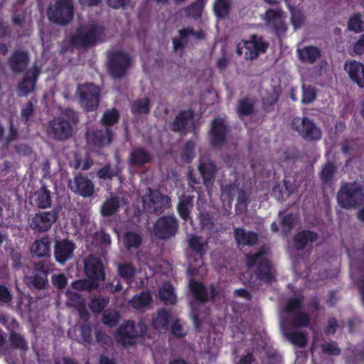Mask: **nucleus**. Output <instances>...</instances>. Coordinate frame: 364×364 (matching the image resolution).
<instances>
[{
	"instance_id": "nucleus-1",
	"label": "nucleus",
	"mask_w": 364,
	"mask_h": 364,
	"mask_svg": "<svg viewBox=\"0 0 364 364\" xmlns=\"http://www.w3.org/2000/svg\"><path fill=\"white\" fill-rule=\"evenodd\" d=\"M267 254L265 249L261 248L255 253L246 255V265L248 269L255 268V274L259 280L271 284L276 280V273Z\"/></svg>"
},
{
	"instance_id": "nucleus-2",
	"label": "nucleus",
	"mask_w": 364,
	"mask_h": 364,
	"mask_svg": "<svg viewBox=\"0 0 364 364\" xmlns=\"http://www.w3.org/2000/svg\"><path fill=\"white\" fill-rule=\"evenodd\" d=\"M338 204L345 209L356 208L364 204V182L343 183L338 192Z\"/></svg>"
},
{
	"instance_id": "nucleus-3",
	"label": "nucleus",
	"mask_w": 364,
	"mask_h": 364,
	"mask_svg": "<svg viewBox=\"0 0 364 364\" xmlns=\"http://www.w3.org/2000/svg\"><path fill=\"white\" fill-rule=\"evenodd\" d=\"M105 36L103 27L96 24L81 26L70 36V45L75 48H88L101 41Z\"/></svg>"
},
{
	"instance_id": "nucleus-4",
	"label": "nucleus",
	"mask_w": 364,
	"mask_h": 364,
	"mask_svg": "<svg viewBox=\"0 0 364 364\" xmlns=\"http://www.w3.org/2000/svg\"><path fill=\"white\" fill-rule=\"evenodd\" d=\"M147 328L143 322L136 324L129 320L122 323L116 331L114 338L118 344L124 348L134 346L138 339L146 333Z\"/></svg>"
},
{
	"instance_id": "nucleus-5",
	"label": "nucleus",
	"mask_w": 364,
	"mask_h": 364,
	"mask_svg": "<svg viewBox=\"0 0 364 364\" xmlns=\"http://www.w3.org/2000/svg\"><path fill=\"white\" fill-rule=\"evenodd\" d=\"M132 64L131 56L122 50H111L107 53V70L114 79L126 75Z\"/></svg>"
},
{
	"instance_id": "nucleus-6",
	"label": "nucleus",
	"mask_w": 364,
	"mask_h": 364,
	"mask_svg": "<svg viewBox=\"0 0 364 364\" xmlns=\"http://www.w3.org/2000/svg\"><path fill=\"white\" fill-rule=\"evenodd\" d=\"M49 21L58 26H66L74 17V4L73 0H55L53 5L47 9Z\"/></svg>"
},
{
	"instance_id": "nucleus-7",
	"label": "nucleus",
	"mask_w": 364,
	"mask_h": 364,
	"mask_svg": "<svg viewBox=\"0 0 364 364\" xmlns=\"http://www.w3.org/2000/svg\"><path fill=\"white\" fill-rule=\"evenodd\" d=\"M269 48V43L263 37L252 34L247 40H242L237 45L236 53L238 55H243L245 60L257 59L260 54L265 53Z\"/></svg>"
},
{
	"instance_id": "nucleus-8",
	"label": "nucleus",
	"mask_w": 364,
	"mask_h": 364,
	"mask_svg": "<svg viewBox=\"0 0 364 364\" xmlns=\"http://www.w3.org/2000/svg\"><path fill=\"white\" fill-rule=\"evenodd\" d=\"M76 94L78 95L80 105L85 112H93L97 109L101 97L100 86L92 82L79 84Z\"/></svg>"
},
{
	"instance_id": "nucleus-9",
	"label": "nucleus",
	"mask_w": 364,
	"mask_h": 364,
	"mask_svg": "<svg viewBox=\"0 0 364 364\" xmlns=\"http://www.w3.org/2000/svg\"><path fill=\"white\" fill-rule=\"evenodd\" d=\"M291 129L308 141H317L322 137L321 129L307 117H294L291 122Z\"/></svg>"
},
{
	"instance_id": "nucleus-10",
	"label": "nucleus",
	"mask_w": 364,
	"mask_h": 364,
	"mask_svg": "<svg viewBox=\"0 0 364 364\" xmlns=\"http://www.w3.org/2000/svg\"><path fill=\"white\" fill-rule=\"evenodd\" d=\"M178 221L173 215L159 217L154 223L153 234L160 240H167L173 237L178 231Z\"/></svg>"
},
{
	"instance_id": "nucleus-11",
	"label": "nucleus",
	"mask_w": 364,
	"mask_h": 364,
	"mask_svg": "<svg viewBox=\"0 0 364 364\" xmlns=\"http://www.w3.org/2000/svg\"><path fill=\"white\" fill-rule=\"evenodd\" d=\"M46 132L50 138L56 141H64L72 136L73 127L63 117H58L48 122Z\"/></svg>"
},
{
	"instance_id": "nucleus-12",
	"label": "nucleus",
	"mask_w": 364,
	"mask_h": 364,
	"mask_svg": "<svg viewBox=\"0 0 364 364\" xmlns=\"http://www.w3.org/2000/svg\"><path fill=\"white\" fill-rule=\"evenodd\" d=\"M194 117L195 112L193 109L181 110L170 124V129L175 133H180L182 136L186 135L189 132H194L196 129Z\"/></svg>"
},
{
	"instance_id": "nucleus-13",
	"label": "nucleus",
	"mask_w": 364,
	"mask_h": 364,
	"mask_svg": "<svg viewBox=\"0 0 364 364\" xmlns=\"http://www.w3.org/2000/svg\"><path fill=\"white\" fill-rule=\"evenodd\" d=\"M284 18V13L281 8L268 9L264 14L263 20L265 26L279 36L287 31Z\"/></svg>"
},
{
	"instance_id": "nucleus-14",
	"label": "nucleus",
	"mask_w": 364,
	"mask_h": 364,
	"mask_svg": "<svg viewBox=\"0 0 364 364\" xmlns=\"http://www.w3.org/2000/svg\"><path fill=\"white\" fill-rule=\"evenodd\" d=\"M59 217V210L40 211L36 213L30 221L31 228L38 232L48 231Z\"/></svg>"
},
{
	"instance_id": "nucleus-15",
	"label": "nucleus",
	"mask_w": 364,
	"mask_h": 364,
	"mask_svg": "<svg viewBox=\"0 0 364 364\" xmlns=\"http://www.w3.org/2000/svg\"><path fill=\"white\" fill-rule=\"evenodd\" d=\"M229 129L222 118H215L211 122L209 142L213 148H220L227 142Z\"/></svg>"
},
{
	"instance_id": "nucleus-16",
	"label": "nucleus",
	"mask_w": 364,
	"mask_h": 364,
	"mask_svg": "<svg viewBox=\"0 0 364 364\" xmlns=\"http://www.w3.org/2000/svg\"><path fill=\"white\" fill-rule=\"evenodd\" d=\"M70 190L83 198H90L95 193V185L93 181L87 176L82 174H77L73 181L69 183Z\"/></svg>"
},
{
	"instance_id": "nucleus-17",
	"label": "nucleus",
	"mask_w": 364,
	"mask_h": 364,
	"mask_svg": "<svg viewBox=\"0 0 364 364\" xmlns=\"http://www.w3.org/2000/svg\"><path fill=\"white\" fill-rule=\"evenodd\" d=\"M189 287L194 298L200 303L213 301L217 296V291L213 284H210L208 289L203 282L191 279Z\"/></svg>"
},
{
	"instance_id": "nucleus-18",
	"label": "nucleus",
	"mask_w": 364,
	"mask_h": 364,
	"mask_svg": "<svg viewBox=\"0 0 364 364\" xmlns=\"http://www.w3.org/2000/svg\"><path fill=\"white\" fill-rule=\"evenodd\" d=\"M76 245L72 240L68 239L56 240L53 253L56 262L64 264L73 257Z\"/></svg>"
},
{
	"instance_id": "nucleus-19",
	"label": "nucleus",
	"mask_w": 364,
	"mask_h": 364,
	"mask_svg": "<svg viewBox=\"0 0 364 364\" xmlns=\"http://www.w3.org/2000/svg\"><path fill=\"white\" fill-rule=\"evenodd\" d=\"M85 273L87 277L94 281H104L105 273L102 261L94 256H90L84 262Z\"/></svg>"
},
{
	"instance_id": "nucleus-20",
	"label": "nucleus",
	"mask_w": 364,
	"mask_h": 364,
	"mask_svg": "<svg viewBox=\"0 0 364 364\" xmlns=\"http://www.w3.org/2000/svg\"><path fill=\"white\" fill-rule=\"evenodd\" d=\"M87 141L96 147H103L109 145L113 139V132L110 127L96 129L87 132Z\"/></svg>"
},
{
	"instance_id": "nucleus-21",
	"label": "nucleus",
	"mask_w": 364,
	"mask_h": 364,
	"mask_svg": "<svg viewBox=\"0 0 364 364\" xmlns=\"http://www.w3.org/2000/svg\"><path fill=\"white\" fill-rule=\"evenodd\" d=\"M29 62L28 52L21 50H14L7 60L9 68L14 73L24 72L28 66Z\"/></svg>"
},
{
	"instance_id": "nucleus-22",
	"label": "nucleus",
	"mask_w": 364,
	"mask_h": 364,
	"mask_svg": "<svg viewBox=\"0 0 364 364\" xmlns=\"http://www.w3.org/2000/svg\"><path fill=\"white\" fill-rule=\"evenodd\" d=\"M39 75L40 69L37 67H33L26 73L18 85L19 96H26L34 90Z\"/></svg>"
},
{
	"instance_id": "nucleus-23",
	"label": "nucleus",
	"mask_w": 364,
	"mask_h": 364,
	"mask_svg": "<svg viewBox=\"0 0 364 364\" xmlns=\"http://www.w3.org/2000/svg\"><path fill=\"white\" fill-rule=\"evenodd\" d=\"M179 36L172 38L173 48L175 51H183L186 43L184 41L189 36H193L196 38L201 40L205 36V33L203 30L194 31L193 28H184L178 31Z\"/></svg>"
},
{
	"instance_id": "nucleus-24",
	"label": "nucleus",
	"mask_w": 364,
	"mask_h": 364,
	"mask_svg": "<svg viewBox=\"0 0 364 364\" xmlns=\"http://www.w3.org/2000/svg\"><path fill=\"white\" fill-rule=\"evenodd\" d=\"M345 70L348 73L350 80L360 87H364V65L355 60L346 62Z\"/></svg>"
},
{
	"instance_id": "nucleus-25",
	"label": "nucleus",
	"mask_w": 364,
	"mask_h": 364,
	"mask_svg": "<svg viewBox=\"0 0 364 364\" xmlns=\"http://www.w3.org/2000/svg\"><path fill=\"white\" fill-rule=\"evenodd\" d=\"M318 238V234L316 232L310 230H302L294 236V246L296 250L302 251L309 242H314Z\"/></svg>"
},
{
	"instance_id": "nucleus-26",
	"label": "nucleus",
	"mask_w": 364,
	"mask_h": 364,
	"mask_svg": "<svg viewBox=\"0 0 364 364\" xmlns=\"http://www.w3.org/2000/svg\"><path fill=\"white\" fill-rule=\"evenodd\" d=\"M152 155L144 147H136L129 154V164L131 166H143L152 161Z\"/></svg>"
},
{
	"instance_id": "nucleus-27",
	"label": "nucleus",
	"mask_w": 364,
	"mask_h": 364,
	"mask_svg": "<svg viewBox=\"0 0 364 364\" xmlns=\"http://www.w3.org/2000/svg\"><path fill=\"white\" fill-rule=\"evenodd\" d=\"M234 237L238 245L254 246L258 242V234L253 231H245L242 228L234 230Z\"/></svg>"
},
{
	"instance_id": "nucleus-28",
	"label": "nucleus",
	"mask_w": 364,
	"mask_h": 364,
	"mask_svg": "<svg viewBox=\"0 0 364 364\" xmlns=\"http://www.w3.org/2000/svg\"><path fill=\"white\" fill-rule=\"evenodd\" d=\"M298 58L301 62L314 64L321 56V50L316 46H306L297 49Z\"/></svg>"
},
{
	"instance_id": "nucleus-29",
	"label": "nucleus",
	"mask_w": 364,
	"mask_h": 364,
	"mask_svg": "<svg viewBox=\"0 0 364 364\" xmlns=\"http://www.w3.org/2000/svg\"><path fill=\"white\" fill-rule=\"evenodd\" d=\"M33 204L41 209L50 208L52 204L51 192L46 185L41 187L33 195Z\"/></svg>"
},
{
	"instance_id": "nucleus-30",
	"label": "nucleus",
	"mask_w": 364,
	"mask_h": 364,
	"mask_svg": "<svg viewBox=\"0 0 364 364\" xmlns=\"http://www.w3.org/2000/svg\"><path fill=\"white\" fill-rule=\"evenodd\" d=\"M198 171L202 176L203 184L208 187L213 185L217 171L216 166L213 162H202L198 166Z\"/></svg>"
},
{
	"instance_id": "nucleus-31",
	"label": "nucleus",
	"mask_w": 364,
	"mask_h": 364,
	"mask_svg": "<svg viewBox=\"0 0 364 364\" xmlns=\"http://www.w3.org/2000/svg\"><path fill=\"white\" fill-rule=\"evenodd\" d=\"M337 171L338 166L336 163L333 161H328L324 164L318 173V176L322 183L325 186L331 185L333 181Z\"/></svg>"
},
{
	"instance_id": "nucleus-32",
	"label": "nucleus",
	"mask_w": 364,
	"mask_h": 364,
	"mask_svg": "<svg viewBox=\"0 0 364 364\" xmlns=\"http://www.w3.org/2000/svg\"><path fill=\"white\" fill-rule=\"evenodd\" d=\"M151 100L148 97L134 100L130 104L131 112L134 115L149 114L151 111Z\"/></svg>"
},
{
	"instance_id": "nucleus-33",
	"label": "nucleus",
	"mask_w": 364,
	"mask_h": 364,
	"mask_svg": "<svg viewBox=\"0 0 364 364\" xmlns=\"http://www.w3.org/2000/svg\"><path fill=\"white\" fill-rule=\"evenodd\" d=\"M50 250V240L48 236L36 240L31 246V252L38 257L49 256Z\"/></svg>"
},
{
	"instance_id": "nucleus-34",
	"label": "nucleus",
	"mask_w": 364,
	"mask_h": 364,
	"mask_svg": "<svg viewBox=\"0 0 364 364\" xmlns=\"http://www.w3.org/2000/svg\"><path fill=\"white\" fill-rule=\"evenodd\" d=\"M193 207V196H183L179 198L177 212L181 219L186 221L190 217L191 210Z\"/></svg>"
},
{
	"instance_id": "nucleus-35",
	"label": "nucleus",
	"mask_w": 364,
	"mask_h": 364,
	"mask_svg": "<svg viewBox=\"0 0 364 364\" xmlns=\"http://www.w3.org/2000/svg\"><path fill=\"white\" fill-rule=\"evenodd\" d=\"M120 207V198L117 196H112L107 198L100 208L103 217H110L114 215Z\"/></svg>"
},
{
	"instance_id": "nucleus-36",
	"label": "nucleus",
	"mask_w": 364,
	"mask_h": 364,
	"mask_svg": "<svg viewBox=\"0 0 364 364\" xmlns=\"http://www.w3.org/2000/svg\"><path fill=\"white\" fill-rule=\"evenodd\" d=\"M189 248L196 255L203 257L208 247V242H204L200 236L192 235L188 241Z\"/></svg>"
},
{
	"instance_id": "nucleus-37",
	"label": "nucleus",
	"mask_w": 364,
	"mask_h": 364,
	"mask_svg": "<svg viewBox=\"0 0 364 364\" xmlns=\"http://www.w3.org/2000/svg\"><path fill=\"white\" fill-rule=\"evenodd\" d=\"M171 317L170 311L166 309H159L156 316L152 319V326L157 330L166 329Z\"/></svg>"
},
{
	"instance_id": "nucleus-38",
	"label": "nucleus",
	"mask_w": 364,
	"mask_h": 364,
	"mask_svg": "<svg viewBox=\"0 0 364 364\" xmlns=\"http://www.w3.org/2000/svg\"><path fill=\"white\" fill-rule=\"evenodd\" d=\"M254 100L245 97L238 100L236 111L240 117L250 116L254 112Z\"/></svg>"
},
{
	"instance_id": "nucleus-39",
	"label": "nucleus",
	"mask_w": 364,
	"mask_h": 364,
	"mask_svg": "<svg viewBox=\"0 0 364 364\" xmlns=\"http://www.w3.org/2000/svg\"><path fill=\"white\" fill-rule=\"evenodd\" d=\"M231 0H215L213 11L215 15L220 19L226 18L231 9Z\"/></svg>"
},
{
	"instance_id": "nucleus-40",
	"label": "nucleus",
	"mask_w": 364,
	"mask_h": 364,
	"mask_svg": "<svg viewBox=\"0 0 364 364\" xmlns=\"http://www.w3.org/2000/svg\"><path fill=\"white\" fill-rule=\"evenodd\" d=\"M123 242L124 247L128 250L132 248L137 249L141 245L142 237L137 232L127 231L124 234Z\"/></svg>"
},
{
	"instance_id": "nucleus-41",
	"label": "nucleus",
	"mask_w": 364,
	"mask_h": 364,
	"mask_svg": "<svg viewBox=\"0 0 364 364\" xmlns=\"http://www.w3.org/2000/svg\"><path fill=\"white\" fill-rule=\"evenodd\" d=\"M207 0H196L185 9L188 17L195 20L199 19L201 16Z\"/></svg>"
},
{
	"instance_id": "nucleus-42",
	"label": "nucleus",
	"mask_w": 364,
	"mask_h": 364,
	"mask_svg": "<svg viewBox=\"0 0 364 364\" xmlns=\"http://www.w3.org/2000/svg\"><path fill=\"white\" fill-rule=\"evenodd\" d=\"M119 172L120 171L117 166L112 167L109 163H107L97 171V176L103 181L112 180L113 178L117 177Z\"/></svg>"
},
{
	"instance_id": "nucleus-43",
	"label": "nucleus",
	"mask_w": 364,
	"mask_h": 364,
	"mask_svg": "<svg viewBox=\"0 0 364 364\" xmlns=\"http://www.w3.org/2000/svg\"><path fill=\"white\" fill-rule=\"evenodd\" d=\"M159 296L166 305L174 304L176 302L173 287L171 284H166L159 289Z\"/></svg>"
},
{
	"instance_id": "nucleus-44",
	"label": "nucleus",
	"mask_w": 364,
	"mask_h": 364,
	"mask_svg": "<svg viewBox=\"0 0 364 364\" xmlns=\"http://www.w3.org/2000/svg\"><path fill=\"white\" fill-rule=\"evenodd\" d=\"M152 297L149 291H142L139 294L135 295L131 300L132 306L136 309H141L150 304Z\"/></svg>"
},
{
	"instance_id": "nucleus-45",
	"label": "nucleus",
	"mask_w": 364,
	"mask_h": 364,
	"mask_svg": "<svg viewBox=\"0 0 364 364\" xmlns=\"http://www.w3.org/2000/svg\"><path fill=\"white\" fill-rule=\"evenodd\" d=\"M119 118L120 114L119 111L116 108H112L105 111L100 122L105 127H109L117 124Z\"/></svg>"
},
{
	"instance_id": "nucleus-46",
	"label": "nucleus",
	"mask_w": 364,
	"mask_h": 364,
	"mask_svg": "<svg viewBox=\"0 0 364 364\" xmlns=\"http://www.w3.org/2000/svg\"><path fill=\"white\" fill-rule=\"evenodd\" d=\"M119 275L126 280L128 284L133 282L136 274L135 267L129 263H121L117 268Z\"/></svg>"
},
{
	"instance_id": "nucleus-47",
	"label": "nucleus",
	"mask_w": 364,
	"mask_h": 364,
	"mask_svg": "<svg viewBox=\"0 0 364 364\" xmlns=\"http://www.w3.org/2000/svg\"><path fill=\"white\" fill-rule=\"evenodd\" d=\"M119 318L120 314L118 311L112 309H107L102 314V322L105 326L113 328L118 324Z\"/></svg>"
},
{
	"instance_id": "nucleus-48",
	"label": "nucleus",
	"mask_w": 364,
	"mask_h": 364,
	"mask_svg": "<svg viewBox=\"0 0 364 364\" xmlns=\"http://www.w3.org/2000/svg\"><path fill=\"white\" fill-rule=\"evenodd\" d=\"M9 342L11 348L26 351L28 350V344L25 338L21 334L11 331L9 334Z\"/></svg>"
},
{
	"instance_id": "nucleus-49",
	"label": "nucleus",
	"mask_w": 364,
	"mask_h": 364,
	"mask_svg": "<svg viewBox=\"0 0 364 364\" xmlns=\"http://www.w3.org/2000/svg\"><path fill=\"white\" fill-rule=\"evenodd\" d=\"M285 336L294 345L298 346L301 348H304L306 345V335L303 332L293 331L287 332Z\"/></svg>"
},
{
	"instance_id": "nucleus-50",
	"label": "nucleus",
	"mask_w": 364,
	"mask_h": 364,
	"mask_svg": "<svg viewBox=\"0 0 364 364\" xmlns=\"http://www.w3.org/2000/svg\"><path fill=\"white\" fill-rule=\"evenodd\" d=\"M196 144L192 140L186 142L181 150V159L186 163H191L196 156Z\"/></svg>"
},
{
	"instance_id": "nucleus-51",
	"label": "nucleus",
	"mask_w": 364,
	"mask_h": 364,
	"mask_svg": "<svg viewBox=\"0 0 364 364\" xmlns=\"http://www.w3.org/2000/svg\"><path fill=\"white\" fill-rule=\"evenodd\" d=\"M303 301L304 297L302 296L289 298L284 306L285 312L292 314L300 310L302 307Z\"/></svg>"
},
{
	"instance_id": "nucleus-52",
	"label": "nucleus",
	"mask_w": 364,
	"mask_h": 364,
	"mask_svg": "<svg viewBox=\"0 0 364 364\" xmlns=\"http://www.w3.org/2000/svg\"><path fill=\"white\" fill-rule=\"evenodd\" d=\"M309 322L310 316L309 314L305 311H299L292 317L290 323L294 327L303 328L308 326Z\"/></svg>"
},
{
	"instance_id": "nucleus-53",
	"label": "nucleus",
	"mask_w": 364,
	"mask_h": 364,
	"mask_svg": "<svg viewBox=\"0 0 364 364\" xmlns=\"http://www.w3.org/2000/svg\"><path fill=\"white\" fill-rule=\"evenodd\" d=\"M98 285V282L90 279L77 280L73 282L72 284V286L75 289L80 291L87 290L89 291L96 289Z\"/></svg>"
},
{
	"instance_id": "nucleus-54",
	"label": "nucleus",
	"mask_w": 364,
	"mask_h": 364,
	"mask_svg": "<svg viewBox=\"0 0 364 364\" xmlns=\"http://www.w3.org/2000/svg\"><path fill=\"white\" fill-rule=\"evenodd\" d=\"M348 28L355 33L362 32L364 30L363 22L360 14L357 13L351 16L348 22Z\"/></svg>"
},
{
	"instance_id": "nucleus-55",
	"label": "nucleus",
	"mask_w": 364,
	"mask_h": 364,
	"mask_svg": "<svg viewBox=\"0 0 364 364\" xmlns=\"http://www.w3.org/2000/svg\"><path fill=\"white\" fill-rule=\"evenodd\" d=\"M290 12L291 23L292 24L294 30L301 28L305 21V16L303 12L296 8H291Z\"/></svg>"
},
{
	"instance_id": "nucleus-56",
	"label": "nucleus",
	"mask_w": 364,
	"mask_h": 364,
	"mask_svg": "<svg viewBox=\"0 0 364 364\" xmlns=\"http://www.w3.org/2000/svg\"><path fill=\"white\" fill-rule=\"evenodd\" d=\"M31 282L36 289H45L48 285V275L33 272Z\"/></svg>"
},
{
	"instance_id": "nucleus-57",
	"label": "nucleus",
	"mask_w": 364,
	"mask_h": 364,
	"mask_svg": "<svg viewBox=\"0 0 364 364\" xmlns=\"http://www.w3.org/2000/svg\"><path fill=\"white\" fill-rule=\"evenodd\" d=\"M296 219L292 213L284 215L281 219L282 230L285 235H287L294 227Z\"/></svg>"
},
{
	"instance_id": "nucleus-58",
	"label": "nucleus",
	"mask_w": 364,
	"mask_h": 364,
	"mask_svg": "<svg viewBox=\"0 0 364 364\" xmlns=\"http://www.w3.org/2000/svg\"><path fill=\"white\" fill-rule=\"evenodd\" d=\"M316 97L315 88L311 85L302 86L301 102L305 105L312 102Z\"/></svg>"
},
{
	"instance_id": "nucleus-59",
	"label": "nucleus",
	"mask_w": 364,
	"mask_h": 364,
	"mask_svg": "<svg viewBox=\"0 0 364 364\" xmlns=\"http://www.w3.org/2000/svg\"><path fill=\"white\" fill-rule=\"evenodd\" d=\"M108 304V300L104 297H95L90 304V309L94 313L101 312Z\"/></svg>"
},
{
	"instance_id": "nucleus-60",
	"label": "nucleus",
	"mask_w": 364,
	"mask_h": 364,
	"mask_svg": "<svg viewBox=\"0 0 364 364\" xmlns=\"http://www.w3.org/2000/svg\"><path fill=\"white\" fill-rule=\"evenodd\" d=\"M80 336L82 343L87 346L92 341V328L90 324H82L80 326Z\"/></svg>"
},
{
	"instance_id": "nucleus-61",
	"label": "nucleus",
	"mask_w": 364,
	"mask_h": 364,
	"mask_svg": "<svg viewBox=\"0 0 364 364\" xmlns=\"http://www.w3.org/2000/svg\"><path fill=\"white\" fill-rule=\"evenodd\" d=\"M149 198L153 208L157 205V203L159 202L160 200H168V196L163 195L159 190H154L150 188H149Z\"/></svg>"
},
{
	"instance_id": "nucleus-62",
	"label": "nucleus",
	"mask_w": 364,
	"mask_h": 364,
	"mask_svg": "<svg viewBox=\"0 0 364 364\" xmlns=\"http://www.w3.org/2000/svg\"><path fill=\"white\" fill-rule=\"evenodd\" d=\"M34 105L31 101H28L26 106L21 109V117L23 119L24 124H26L30 118L33 115Z\"/></svg>"
},
{
	"instance_id": "nucleus-63",
	"label": "nucleus",
	"mask_w": 364,
	"mask_h": 364,
	"mask_svg": "<svg viewBox=\"0 0 364 364\" xmlns=\"http://www.w3.org/2000/svg\"><path fill=\"white\" fill-rule=\"evenodd\" d=\"M321 347L325 354L329 355H339L341 354V349L333 342L323 343Z\"/></svg>"
},
{
	"instance_id": "nucleus-64",
	"label": "nucleus",
	"mask_w": 364,
	"mask_h": 364,
	"mask_svg": "<svg viewBox=\"0 0 364 364\" xmlns=\"http://www.w3.org/2000/svg\"><path fill=\"white\" fill-rule=\"evenodd\" d=\"M53 284L59 289H63L68 284V279L63 273L53 274L52 276Z\"/></svg>"
}]
</instances>
